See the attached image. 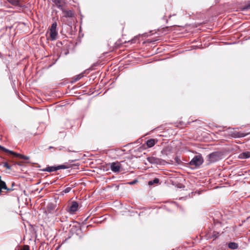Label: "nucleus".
<instances>
[{
  "label": "nucleus",
  "instance_id": "a211bd4d",
  "mask_svg": "<svg viewBox=\"0 0 250 250\" xmlns=\"http://www.w3.org/2000/svg\"><path fill=\"white\" fill-rule=\"evenodd\" d=\"M159 183V179L158 178H154L153 180L149 181L148 182V184L149 186L152 185L153 184H157Z\"/></svg>",
  "mask_w": 250,
  "mask_h": 250
},
{
  "label": "nucleus",
  "instance_id": "ddd939ff",
  "mask_svg": "<svg viewBox=\"0 0 250 250\" xmlns=\"http://www.w3.org/2000/svg\"><path fill=\"white\" fill-rule=\"evenodd\" d=\"M58 32L57 30H50V37L52 41L55 40L57 39Z\"/></svg>",
  "mask_w": 250,
  "mask_h": 250
},
{
  "label": "nucleus",
  "instance_id": "423d86ee",
  "mask_svg": "<svg viewBox=\"0 0 250 250\" xmlns=\"http://www.w3.org/2000/svg\"><path fill=\"white\" fill-rule=\"evenodd\" d=\"M0 149L5 152H7V153H9L11 154H12L14 156H16V157H19L21 159H23L24 160H27L29 159V157L28 156H24V155H21V154H19V153H16V152H14L12 151H11V150H9L6 148H5V147H3V146H0Z\"/></svg>",
  "mask_w": 250,
  "mask_h": 250
},
{
  "label": "nucleus",
  "instance_id": "f8f14e48",
  "mask_svg": "<svg viewBox=\"0 0 250 250\" xmlns=\"http://www.w3.org/2000/svg\"><path fill=\"white\" fill-rule=\"evenodd\" d=\"M2 189L10 190L9 188H7L5 183L1 180V177L0 176V194H2L3 192Z\"/></svg>",
  "mask_w": 250,
  "mask_h": 250
},
{
  "label": "nucleus",
  "instance_id": "7ed1b4c3",
  "mask_svg": "<svg viewBox=\"0 0 250 250\" xmlns=\"http://www.w3.org/2000/svg\"><path fill=\"white\" fill-rule=\"evenodd\" d=\"M208 158L209 163H214L221 159V154L218 152H213L208 156Z\"/></svg>",
  "mask_w": 250,
  "mask_h": 250
},
{
  "label": "nucleus",
  "instance_id": "0eeeda50",
  "mask_svg": "<svg viewBox=\"0 0 250 250\" xmlns=\"http://www.w3.org/2000/svg\"><path fill=\"white\" fill-rule=\"evenodd\" d=\"M7 1L15 6H18L21 8H25V4L21 3L22 0H7Z\"/></svg>",
  "mask_w": 250,
  "mask_h": 250
},
{
  "label": "nucleus",
  "instance_id": "393cba45",
  "mask_svg": "<svg viewBox=\"0 0 250 250\" xmlns=\"http://www.w3.org/2000/svg\"><path fill=\"white\" fill-rule=\"evenodd\" d=\"M167 149L166 148V149H164L162 150L161 151V153L163 154H167Z\"/></svg>",
  "mask_w": 250,
  "mask_h": 250
},
{
  "label": "nucleus",
  "instance_id": "39448f33",
  "mask_svg": "<svg viewBox=\"0 0 250 250\" xmlns=\"http://www.w3.org/2000/svg\"><path fill=\"white\" fill-rule=\"evenodd\" d=\"M79 207L78 203L76 201H73L68 206L67 211L71 214H73L78 210Z\"/></svg>",
  "mask_w": 250,
  "mask_h": 250
},
{
  "label": "nucleus",
  "instance_id": "9d476101",
  "mask_svg": "<svg viewBox=\"0 0 250 250\" xmlns=\"http://www.w3.org/2000/svg\"><path fill=\"white\" fill-rule=\"evenodd\" d=\"M62 11L64 15V16L66 18H72L74 17V13L71 10H67L63 8Z\"/></svg>",
  "mask_w": 250,
  "mask_h": 250
},
{
  "label": "nucleus",
  "instance_id": "cd10ccee",
  "mask_svg": "<svg viewBox=\"0 0 250 250\" xmlns=\"http://www.w3.org/2000/svg\"><path fill=\"white\" fill-rule=\"evenodd\" d=\"M53 148L52 146H50V147H49V148H50H50Z\"/></svg>",
  "mask_w": 250,
  "mask_h": 250
},
{
  "label": "nucleus",
  "instance_id": "20e7f679",
  "mask_svg": "<svg viewBox=\"0 0 250 250\" xmlns=\"http://www.w3.org/2000/svg\"><path fill=\"white\" fill-rule=\"evenodd\" d=\"M124 161H121L120 162H113L111 163H109V165L110 166V167L111 170L114 172H119L122 166V163H123Z\"/></svg>",
  "mask_w": 250,
  "mask_h": 250
},
{
  "label": "nucleus",
  "instance_id": "b1692460",
  "mask_svg": "<svg viewBox=\"0 0 250 250\" xmlns=\"http://www.w3.org/2000/svg\"><path fill=\"white\" fill-rule=\"evenodd\" d=\"M21 250H29V247L28 245H25Z\"/></svg>",
  "mask_w": 250,
  "mask_h": 250
},
{
  "label": "nucleus",
  "instance_id": "a878e982",
  "mask_svg": "<svg viewBox=\"0 0 250 250\" xmlns=\"http://www.w3.org/2000/svg\"><path fill=\"white\" fill-rule=\"evenodd\" d=\"M245 9H250V4L247 5L244 8Z\"/></svg>",
  "mask_w": 250,
  "mask_h": 250
},
{
  "label": "nucleus",
  "instance_id": "aec40b11",
  "mask_svg": "<svg viewBox=\"0 0 250 250\" xmlns=\"http://www.w3.org/2000/svg\"><path fill=\"white\" fill-rule=\"evenodd\" d=\"M83 77V75L82 74H79L76 76V78L75 79V81H78L81 79Z\"/></svg>",
  "mask_w": 250,
  "mask_h": 250
},
{
  "label": "nucleus",
  "instance_id": "f3484780",
  "mask_svg": "<svg viewBox=\"0 0 250 250\" xmlns=\"http://www.w3.org/2000/svg\"><path fill=\"white\" fill-rule=\"evenodd\" d=\"M228 247L230 249L235 250L238 248V245L234 242H230L228 244Z\"/></svg>",
  "mask_w": 250,
  "mask_h": 250
},
{
  "label": "nucleus",
  "instance_id": "4be33fe9",
  "mask_svg": "<svg viewBox=\"0 0 250 250\" xmlns=\"http://www.w3.org/2000/svg\"><path fill=\"white\" fill-rule=\"evenodd\" d=\"M71 189L72 188L71 187H67L66 188H65V189L63 190V192H65V193H68L70 191Z\"/></svg>",
  "mask_w": 250,
  "mask_h": 250
},
{
  "label": "nucleus",
  "instance_id": "9b49d317",
  "mask_svg": "<svg viewBox=\"0 0 250 250\" xmlns=\"http://www.w3.org/2000/svg\"><path fill=\"white\" fill-rule=\"evenodd\" d=\"M56 205L53 203H49L47 206V211L49 213H53L56 209Z\"/></svg>",
  "mask_w": 250,
  "mask_h": 250
},
{
  "label": "nucleus",
  "instance_id": "2eb2a0df",
  "mask_svg": "<svg viewBox=\"0 0 250 250\" xmlns=\"http://www.w3.org/2000/svg\"><path fill=\"white\" fill-rule=\"evenodd\" d=\"M246 135V134L241 132H235L232 134V136L234 138L244 137Z\"/></svg>",
  "mask_w": 250,
  "mask_h": 250
},
{
  "label": "nucleus",
  "instance_id": "6e6552de",
  "mask_svg": "<svg viewBox=\"0 0 250 250\" xmlns=\"http://www.w3.org/2000/svg\"><path fill=\"white\" fill-rule=\"evenodd\" d=\"M147 160L152 164L160 165L162 163V160L161 159L153 156L147 157Z\"/></svg>",
  "mask_w": 250,
  "mask_h": 250
},
{
  "label": "nucleus",
  "instance_id": "bb28decb",
  "mask_svg": "<svg viewBox=\"0 0 250 250\" xmlns=\"http://www.w3.org/2000/svg\"><path fill=\"white\" fill-rule=\"evenodd\" d=\"M135 183H136V181H134L129 182V184H130V185H133V184H135Z\"/></svg>",
  "mask_w": 250,
  "mask_h": 250
},
{
  "label": "nucleus",
  "instance_id": "f257e3e1",
  "mask_svg": "<svg viewBox=\"0 0 250 250\" xmlns=\"http://www.w3.org/2000/svg\"><path fill=\"white\" fill-rule=\"evenodd\" d=\"M204 162V159L201 155H195L189 162L188 165L192 168L199 167Z\"/></svg>",
  "mask_w": 250,
  "mask_h": 250
},
{
  "label": "nucleus",
  "instance_id": "5701e85b",
  "mask_svg": "<svg viewBox=\"0 0 250 250\" xmlns=\"http://www.w3.org/2000/svg\"><path fill=\"white\" fill-rule=\"evenodd\" d=\"M218 235H219V233L217 232H213V234H212V237L214 238V239H216V238L218 237Z\"/></svg>",
  "mask_w": 250,
  "mask_h": 250
},
{
  "label": "nucleus",
  "instance_id": "6ab92c4d",
  "mask_svg": "<svg viewBox=\"0 0 250 250\" xmlns=\"http://www.w3.org/2000/svg\"><path fill=\"white\" fill-rule=\"evenodd\" d=\"M57 22H53L51 25L50 30H57Z\"/></svg>",
  "mask_w": 250,
  "mask_h": 250
},
{
  "label": "nucleus",
  "instance_id": "f03ea898",
  "mask_svg": "<svg viewBox=\"0 0 250 250\" xmlns=\"http://www.w3.org/2000/svg\"><path fill=\"white\" fill-rule=\"evenodd\" d=\"M70 167L65 164L59 165L58 166H47L46 167L42 169L43 171H47L49 172L56 171L61 169H66Z\"/></svg>",
  "mask_w": 250,
  "mask_h": 250
},
{
  "label": "nucleus",
  "instance_id": "dca6fc26",
  "mask_svg": "<svg viewBox=\"0 0 250 250\" xmlns=\"http://www.w3.org/2000/svg\"><path fill=\"white\" fill-rule=\"evenodd\" d=\"M157 141L154 139H151L147 141L146 145L148 147L153 146Z\"/></svg>",
  "mask_w": 250,
  "mask_h": 250
},
{
  "label": "nucleus",
  "instance_id": "1a4fd4ad",
  "mask_svg": "<svg viewBox=\"0 0 250 250\" xmlns=\"http://www.w3.org/2000/svg\"><path fill=\"white\" fill-rule=\"evenodd\" d=\"M53 2L55 5L61 10L63 9V6L65 3L63 0H53Z\"/></svg>",
  "mask_w": 250,
  "mask_h": 250
},
{
  "label": "nucleus",
  "instance_id": "412c9836",
  "mask_svg": "<svg viewBox=\"0 0 250 250\" xmlns=\"http://www.w3.org/2000/svg\"><path fill=\"white\" fill-rule=\"evenodd\" d=\"M3 167H6V169H10L11 168L10 166L8 165V164L7 162H5L3 163Z\"/></svg>",
  "mask_w": 250,
  "mask_h": 250
},
{
  "label": "nucleus",
  "instance_id": "4468645a",
  "mask_svg": "<svg viewBox=\"0 0 250 250\" xmlns=\"http://www.w3.org/2000/svg\"><path fill=\"white\" fill-rule=\"evenodd\" d=\"M240 159H247L250 158V151H246L240 153L238 157Z\"/></svg>",
  "mask_w": 250,
  "mask_h": 250
}]
</instances>
